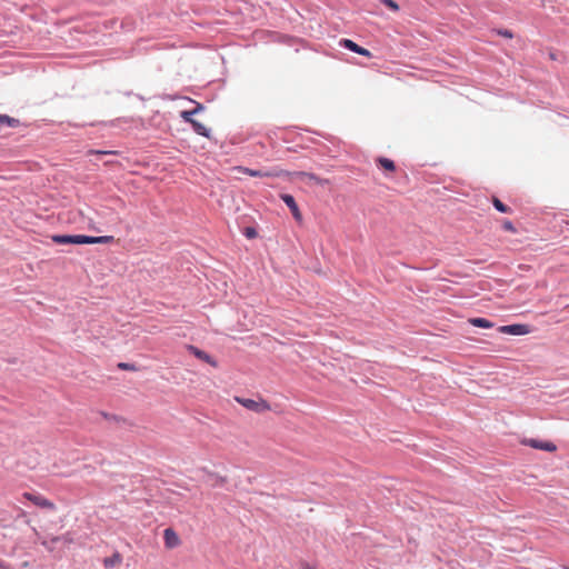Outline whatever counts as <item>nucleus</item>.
I'll return each instance as SVG.
<instances>
[{
    "instance_id": "nucleus-1",
    "label": "nucleus",
    "mask_w": 569,
    "mask_h": 569,
    "mask_svg": "<svg viewBox=\"0 0 569 569\" xmlns=\"http://www.w3.org/2000/svg\"><path fill=\"white\" fill-rule=\"evenodd\" d=\"M51 240L57 244H96L110 243L112 236H87V234H53Z\"/></svg>"
},
{
    "instance_id": "nucleus-2",
    "label": "nucleus",
    "mask_w": 569,
    "mask_h": 569,
    "mask_svg": "<svg viewBox=\"0 0 569 569\" xmlns=\"http://www.w3.org/2000/svg\"><path fill=\"white\" fill-rule=\"evenodd\" d=\"M24 497L42 509L56 510L54 503L39 493L26 492Z\"/></svg>"
},
{
    "instance_id": "nucleus-3",
    "label": "nucleus",
    "mask_w": 569,
    "mask_h": 569,
    "mask_svg": "<svg viewBox=\"0 0 569 569\" xmlns=\"http://www.w3.org/2000/svg\"><path fill=\"white\" fill-rule=\"evenodd\" d=\"M499 332L512 336H523L529 333V328L526 325H508L501 326Z\"/></svg>"
},
{
    "instance_id": "nucleus-4",
    "label": "nucleus",
    "mask_w": 569,
    "mask_h": 569,
    "mask_svg": "<svg viewBox=\"0 0 569 569\" xmlns=\"http://www.w3.org/2000/svg\"><path fill=\"white\" fill-rule=\"evenodd\" d=\"M523 443L531 448L545 450L548 452H553L557 449L556 445L550 441H539L537 439H528V440H525Z\"/></svg>"
},
{
    "instance_id": "nucleus-5",
    "label": "nucleus",
    "mask_w": 569,
    "mask_h": 569,
    "mask_svg": "<svg viewBox=\"0 0 569 569\" xmlns=\"http://www.w3.org/2000/svg\"><path fill=\"white\" fill-rule=\"evenodd\" d=\"M281 199L283 200V202L289 207L293 218L297 220V221H301L302 220V214L299 210V207L295 200V198L291 196V194H282L281 196Z\"/></svg>"
},
{
    "instance_id": "nucleus-6",
    "label": "nucleus",
    "mask_w": 569,
    "mask_h": 569,
    "mask_svg": "<svg viewBox=\"0 0 569 569\" xmlns=\"http://www.w3.org/2000/svg\"><path fill=\"white\" fill-rule=\"evenodd\" d=\"M164 545L167 548H176L180 543L177 532L172 528H166L163 531Z\"/></svg>"
},
{
    "instance_id": "nucleus-7",
    "label": "nucleus",
    "mask_w": 569,
    "mask_h": 569,
    "mask_svg": "<svg viewBox=\"0 0 569 569\" xmlns=\"http://www.w3.org/2000/svg\"><path fill=\"white\" fill-rule=\"evenodd\" d=\"M341 44L349 49L350 51L352 52H356L358 54H361V56H365V57H371V52L369 50H367L366 48H362L360 46H358L356 42H353L352 40H349V39H342L341 40Z\"/></svg>"
},
{
    "instance_id": "nucleus-8",
    "label": "nucleus",
    "mask_w": 569,
    "mask_h": 569,
    "mask_svg": "<svg viewBox=\"0 0 569 569\" xmlns=\"http://www.w3.org/2000/svg\"><path fill=\"white\" fill-rule=\"evenodd\" d=\"M189 350L198 359H200L202 361H206L207 363L211 365L212 367L217 366V361L209 353H207L206 351H203V350H201V349H199V348H197L194 346H190Z\"/></svg>"
},
{
    "instance_id": "nucleus-9",
    "label": "nucleus",
    "mask_w": 569,
    "mask_h": 569,
    "mask_svg": "<svg viewBox=\"0 0 569 569\" xmlns=\"http://www.w3.org/2000/svg\"><path fill=\"white\" fill-rule=\"evenodd\" d=\"M194 103H196V107L192 110H183L180 113V117L187 123L193 121L194 120L193 116L200 113L204 109V106L202 103H200V102H194Z\"/></svg>"
},
{
    "instance_id": "nucleus-10",
    "label": "nucleus",
    "mask_w": 569,
    "mask_h": 569,
    "mask_svg": "<svg viewBox=\"0 0 569 569\" xmlns=\"http://www.w3.org/2000/svg\"><path fill=\"white\" fill-rule=\"evenodd\" d=\"M122 562V556L114 551L110 557L103 559V567L106 569H112Z\"/></svg>"
},
{
    "instance_id": "nucleus-11",
    "label": "nucleus",
    "mask_w": 569,
    "mask_h": 569,
    "mask_svg": "<svg viewBox=\"0 0 569 569\" xmlns=\"http://www.w3.org/2000/svg\"><path fill=\"white\" fill-rule=\"evenodd\" d=\"M189 123H190L192 130L197 134L206 137V138H210L211 130L209 128H207L206 126H203L201 122H199L197 120H193V121H191Z\"/></svg>"
},
{
    "instance_id": "nucleus-12",
    "label": "nucleus",
    "mask_w": 569,
    "mask_h": 569,
    "mask_svg": "<svg viewBox=\"0 0 569 569\" xmlns=\"http://www.w3.org/2000/svg\"><path fill=\"white\" fill-rule=\"evenodd\" d=\"M270 409L271 408L266 400H263L261 398H259L258 400L251 399V411L261 413V412L269 411Z\"/></svg>"
},
{
    "instance_id": "nucleus-13",
    "label": "nucleus",
    "mask_w": 569,
    "mask_h": 569,
    "mask_svg": "<svg viewBox=\"0 0 569 569\" xmlns=\"http://www.w3.org/2000/svg\"><path fill=\"white\" fill-rule=\"evenodd\" d=\"M469 322L475 326V327H479V328H492L493 327V323L490 322L488 319L486 318H471L469 319Z\"/></svg>"
},
{
    "instance_id": "nucleus-14",
    "label": "nucleus",
    "mask_w": 569,
    "mask_h": 569,
    "mask_svg": "<svg viewBox=\"0 0 569 569\" xmlns=\"http://www.w3.org/2000/svg\"><path fill=\"white\" fill-rule=\"evenodd\" d=\"M301 177L303 178H307L308 180L310 181H313L315 183L319 184V186H326V184H329V180L328 179H322V178H319L317 177L316 174H312V173H306V172H301L299 173Z\"/></svg>"
},
{
    "instance_id": "nucleus-15",
    "label": "nucleus",
    "mask_w": 569,
    "mask_h": 569,
    "mask_svg": "<svg viewBox=\"0 0 569 569\" xmlns=\"http://www.w3.org/2000/svg\"><path fill=\"white\" fill-rule=\"evenodd\" d=\"M378 163L385 170H388V171H395L396 170L395 162L392 160L388 159V158H379L378 159Z\"/></svg>"
},
{
    "instance_id": "nucleus-16",
    "label": "nucleus",
    "mask_w": 569,
    "mask_h": 569,
    "mask_svg": "<svg viewBox=\"0 0 569 569\" xmlns=\"http://www.w3.org/2000/svg\"><path fill=\"white\" fill-rule=\"evenodd\" d=\"M492 204H493V207H495L498 211H500V212H502V213H509V212H511V209H510L508 206H506L505 203H502L498 198H493V199H492Z\"/></svg>"
},
{
    "instance_id": "nucleus-17",
    "label": "nucleus",
    "mask_w": 569,
    "mask_h": 569,
    "mask_svg": "<svg viewBox=\"0 0 569 569\" xmlns=\"http://www.w3.org/2000/svg\"><path fill=\"white\" fill-rule=\"evenodd\" d=\"M380 2L395 12L399 10L398 3L393 0H380Z\"/></svg>"
},
{
    "instance_id": "nucleus-18",
    "label": "nucleus",
    "mask_w": 569,
    "mask_h": 569,
    "mask_svg": "<svg viewBox=\"0 0 569 569\" xmlns=\"http://www.w3.org/2000/svg\"><path fill=\"white\" fill-rule=\"evenodd\" d=\"M239 229H240V232L247 238L249 239V233H250V230H249V224L246 223L244 221L243 222H239Z\"/></svg>"
},
{
    "instance_id": "nucleus-19",
    "label": "nucleus",
    "mask_w": 569,
    "mask_h": 569,
    "mask_svg": "<svg viewBox=\"0 0 569 569\" xmlns=\"http://www.w3.org/2000/svg\"><path fill=\"white\" fill-rule=\"evenodd\" d=\"M118 368L121 370H136V366L129 362H119Z\"/></svg>"
},
{
    "instance_id": "nucleus-20",
    "label": "nucleus",
    "mask_w": 569,
    "mask_h": 569,
    "mask_svg": "<svg viewBox=\"0 0 569 569\" xmlns=\"http://www.w3.org/2000/svg\"><path fill=\"white\" fill-rule=\"evenodd\" d=\"M502 227H503V229H505V230H507V231L516 232V229H515V227H513L512 222H511V221H509V220H506V221L503 222Z\"/></svg>"
},
{
    "instance_id": "nucleus-21",
    "label": "nucleus",
    "mask_w": 569,
    "mask_h": 569,
    "mask_svg": "<svg viewBox=\"0 0 569 569\" xmlns=\"http://www.w3.org/2000/svg\"><path fill=\"white\" fill-rule=\"evenodd\" d=\"M498 34H500L505 38H508V39H511L513 37L512 32L508 29L499 30Z\"/></svg>"
},
{
    "instance_id": "nucleus-22",
    "label": "nucleus",
    "mask_w": 569,
    "mask_h": 569,
    "mask_svg": "<svg viewBox=\"0 0 569 569\" xmlns=\"http://www.w3.org/2000/svg\"><path fill=\"white\" fill-rule=\"evenodd\" d=\"M101 415L107 420L119 421V417H117L114 415H110V413H107V412H101Z\"/></svg>"
},
{
    "instance_id": "nucleus-23",
    "label": "nucleus",
    "mask_w": 569,
    "mask_h": 569,
    "mask_svg": "<svg viewBox=\"0 0 569 569\" xmlns=\"http://www.w3.org/2000/svg\"><path fill=\"white\" fill-rule=\"evenodd\" d=\"M236 400L241 403L244 408L249 409V398H236Z\"/></svg>"
},
{
    "instance_id": "nucleus-24",
    "label": "nucleus",
    "mask_w": 569,
    "mask_h": 569,
    "mask_svg": "<svg viewBox=\"0 0 569 569\" xmlns=\"http://www.w3.org/2000/svg\"><path fill=\"white\" fill-rule=\"evenodd\" d=\"M18 123H19V120L14 119V118H11V117H10V121H6V126H8L10 128L17 127Z\"/></svg>"
},
{
    "instance_id": "nucleus-25",
    "label": "nucleus",
    "mask_w": 569,
    "mask_h": 569,
    "mask_svg": "<svg viewBox=\"0 0 569 569\" xmlns=\"http://www.w3.org/2000/svg\"><path fill=\"white\" fill-rule=\"evenodd\" d=\"M6 121H10V117L7 114H0V124H6Z\"/></svg>"
},
{
    "instance_id": "nucleus-26",
    "label": "nucleus",
    "mask_w": 569,
    "mask_h": 569,
    "mask_svg": "<svg viewBox=\"0 0 569 569\" xmlns=\"http://www.w3.org/2000/svg\"><path fill=\"white\" fill-rule=\"evenodd\" d=\"M302 569H317L316 567L311 566L308 562L302 563Z\"/></svg>"
},
{
    "instance_id": "nucleus-27",
    "label": "nucleus",
    "mask_w": 569,
    "mask_h": 569,
    "mask_svg": "<svg viewBox=\"0 0 569 569\" xmlns=\"http://www.w3.org/2000/svg\"><path fill=\"white\" fill-rule=\"evenodd\" d=\"M97 153H100V154H116L117 151H97Z\"/></svg>"
},
{
    "instance_id": "nucleus-28",
    "label": "nucleus",
    "mask_w": 569,
    "mask_h": 569,
    "mask_svg": "<svg viewBox=\"0 0 569 569\" xmlns=\"http://www.w3.org/2000/svg\"><path fill=\"white\" fill-rule=\"evenodd\" d=\"M0 569H8V565L2 560H0Z\"/></svg>"
},
{
    "instance_id": "nucleus-29",
    "label": "nucleus",
    "mask_w": 569,
    "mask_h": 569,
    "mask_svg": "<svg viewBox=\"0 0 569 569\" xmlns=\"http://www.w3.org/2000/svg\"><path fill=\"white\" fill-rule=\"evenodd\" d=\"M250 174H251V177H253V176H262V173L260 171H253V170L250 171Z\"/></svg>"
},
{
    "instance_id": "nucleus-30",
    "label": "nucleus",
    "mask_w": 569,
    "mask_h": 569,
    "mask_svg": "<svg viewBox=\"0 0 569 569\" xmlns=\"http://www.w3.org/2000/svg\"><path fill=\"white\" fill-rule=\"evenodd\" d=\"M250 234H251V238L256 237V231L252 228H251Z\"/></svg>"
},
{
    "instance_id": "nucleus-31",
    "label": "nucleus",
    "mask_w": 569,
    "mask_h": 569,
    "mask_svg": "<svg viewBox=\"0 0 569 569\" xmlns=\"http://www.w3.org/2000/svg\"><path fill=\"white\" fill-rule=\"evenodd\" d=\"M59 539H60L59 537H54V538H52V541L57 542V541H59Z\"/></svg>"
},
{
    "instance_id": "nucleus-32",
    "label": "nucleus",
    "mask_w": 569,
    "mask_h": 569,
    "mask_svg": "<svg viewBox=\"0 0 569 569\" xmlns=\"http://www.w3.org/2000/svg\"><path fill=\"white\" fill-rule=\"evenodd\" d=\"M567 569H569V568H567Z\"/></svg>"
}]
</instances>
